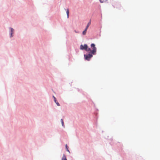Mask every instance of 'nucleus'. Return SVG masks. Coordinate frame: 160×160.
Segmentation results:
<instances>
[{"mask_svg":"<svg viewBox=\"0 0 160 160\" xmlns=\"http://www.w3.org/2000/svg\"><path fill=\"white\" fill-rule=\"evenodd\" d=\"M87 29H86L85 30L82 32V34L83 35H85L86 33Z\"/></svg>","mask_w":160,"mask_h":160,"instance_id":"obj_10","label":"nucleus"},{"mask_svg":"<svg viewBox=\"0 0 160 160\" xmlns=\"http://www.w3.org/2000/svg\"><path fill=\"white\" fill-rule=\"evenodd\" d=\"M107 0H100L101 3H104L106 2Z\"/></svg>","mask_w":160,"mask_h":160,"instance_id":"obj_11","label":"nucleus"},{"mask_svg":"<svg viewBox=\"0 0 160 160\" xmlns=\"http://www.w3.org/2000/svg\"><path fill=\"white\" fill-rule=\"evenodd\" d=\"M53 97L54 99V100L55 102L56 103L57 105V106H60V104L56 100V98L54 96H53Z\"/></svg>","mask_w":160,"mask_h":160,"instance_id":"obj_5","label":"nucleus"},{"mask_svg":"<svg viewBox=\"0 0 160 160\" xmlns=\"http://www.w3.org/2000/svg\"><path fill=\"white\" fill-rule=\"evenodd\" d=\"M74 31L76 33H78V32L76 31L75 30Z\"/></svg>","mask_w":160,"mask_h":160,"instance_id":"obj_14","label":"nucleus"},{"mask_svg":"<svg viewBox=\"0 0 160 160\" xmlns=\"http://www.w3.org/2000/svg\"><path fill=\"white\" fill-rule=\"evenodd\" d=\"M61 122H62V125L64 127V122H63V119H61Z\"/></svg>","mask_w":160,"mask_h":160,"instance_id":"obj_12","label":"nucleus"},{"mask_svg":"<svg viewBox=\"0 0 160 160\" xmlns=\"http://www.w3.org/2000/svg\"><path fill=\"white\" fill-rule=\"evenodd\" d=\"M84 57L86 60L89 61L91 58L93 56V54L91 53H89L87 55H84Z\"/></svg>","mask_w":160,"mask_h":160,"instance_id":"obj_4","label":"nucleus"},{"mask_svg":"<svg viewBox=\"0 0 160 160\" xmlns=\"http://www.w3.org/2000/svg\"><path fill=\"white\" fill-rule=\"evenodd\" d=\"M91 48L92 50L91 49V53L93 55H95L96 53L97 48L95 46V45L94 43H92L91 45Z\"/></svg>","mask_w":160,"mask_h":160,"instance_id":"obj_1","label":"nucleus"},{"mask_svg":"<svg viewBox=\"0 0 160 160\" xmlns=\"http://www.w3.org/2000/svg\"><path fill=\"white\" fill-rule=\"evenodd\" d=\"M80 49L82 50H85L87 52H89L91 51V49L89 48H88V45L86 44H85L84 45L82 44L81 45L80 47Z\"/></svg>","mask_w":160,"mask_h":160,"instance_id":"obj_2","label":"nucleus"},{"mask_svg":"<svg viewBox=\"0 0 160 160\" xmlns=\"http://www.w3.org/2000/svg\"><path fill=\"white\" fill-rule=\"evenodd\" d=\"M112 4L114 8H119L121 7L120 4L117 2H112Z\"/></svg>","mask_w":160,"mask_h":160,"instance_id":"obj_3","label":"nucleus"},{"mask_svg":"<svg viewBox=\"0 0 160 160\" xmlns=\"http://www.w3.org/2000/svg\"><path fill=\"white\" fill-rule=\"evenodd\" d=\"M65 147H66V149L67 150V151H68V152H69V150L68 149V145L67 144H66V145H65Z\"/></svg>","mask_w":160,"mask_h":160,"instance_id":"obj_13","label":"nucleus"},{"mask_svg":"<svg viewBox=\"0 0 160 160\" xmlns=\"http://www.w3.org/2000/svg\"><path fill=\"white\" fill-rule=\"evenodd\" d=\"M66 13L67 16V18H69V10L68 9H67L66 11Z\"/></svg>","mask_w":160,"mask_h":160,"instance_id":"obj_9","label":"nucleus"},{"mask_svg":"<svg viewBox=\"0 0 160 160\" xmlns=\"http://www.w3.org/2000/svg\"><path fill=\"white\" fill-rule=\"evenodd\" d=\"M62 160H67L66 157L65 155L63 154L62 157Z\"/></svg>","mask_w":160,"mask_h":160,"instance_id":"obj_7","label":"nucleus"},{"mask_svg":"<svg viewBox=\"0 0 160 160\" xmlns=\"http://www.w3.org/2000/svg\"><path fill=\"white\" fill-rule=\"evenodd\" d=\"M10 29H11L10 37H12V34L13 33V32L14 30L12 28H11Z\"/></svg>","mask_w":160,"mask_h":160,"instance_id":"obj_6","label":"nucleus"},{"mask_svg":"<svg viewBox=\"0 0 160 160\" xmlns=\"http://www.w3.org/2000/svg\"><path fill=\"white\" fill-rule=\"evenodd\" d=\"M91 24V22L90 21L86 27V29H88L89 26Z\"/></svg>","mask_w":160,"mask_h":160,"instance_id":"obj_8","label":"nucleus"}]
</instances>
